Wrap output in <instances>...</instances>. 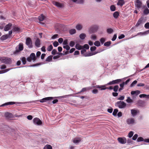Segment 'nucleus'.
<instances>
[{"mask_svg": "<svg viewBox=\"0 0 149 149\" xmlns=\"http://www.w3.org/2000/svg\"><path fill=\"white\" fill-rule=\"evenodd\" d=\"M12 26V24L11 23H9L8 24L5 25L4 30L5 31H8L10 30Z\"/></svg>", "mask_w": 149, "mask_h": 149, "instance_id": "nucleus-14", "label": "nucleus"}, {"mask_svg": "<svg viewBox=\"0 0 149 149\" xmlns=\"http://www.w3.org/2000/svg\"><path fill=\"white\" fill-rule=\"evenodd\" d=\"M94 45L96 47H99L100 46V43L99 41H96L94 42Z\"/></svg>", "mask_w": 149, "mask_h": 149, "instance_id": "nucleus-37", "label": "nucleus"}, {"mask_svg": "<svg viewBox=\"0 0 149 149\" xmlns=\"http://www.w3.org/2000/svg\"><path fill=\"white\" fill-rule=\"evenodd\" d=\"M86 91H87V90L86 87L84 88H83L80 92H79L78 93H76L75 94H78L81 92H84Z\"/></svg>", "mask_w": 149, "mask_h": 149, "instance_id": "nucleus-49", "label": "nucleus"}, {"mask_svg": "<svg viewBox=\"0 0 149 149\" xmlns=\"http://www.w3.org/2000/svg\"><path fill=\"white\" fill-rule=\"evenodd\" d=\"M126 122L129 125H133L135 123V119L133 118H130L127 119Z\"/></svg>", "mask_w": 149, "mask_h": 149, "instance_id": "nucleus-6", "label": "nucleus"}, {"mask_svg": "<svg viewBox=\"0 0 149 149\" xmlns=\"http://www.w3.org/2000/svg\"><path fill=\"white\" fill-rule=\"evenodd\" d=\"M126 101L128 103H131L133 102V100L130 98V97H128Z\"/></svg>", "mask_w": 149, "mask_h": 149, "instance_id": "nucleus-43", "label": "nucleus"}, {"mask_svg": "<svg viewBox=\"0 0 149 149\" xmlns=\"http://www.w3.org/2000/svg\"><path fill=\"white\" fill-rule=\"evenodd\" d=\"M113 31V29L112 28H108L107 30V32L108 34H111Z\"/></svg>", "mask_w": 149, "mask_h": 149, "instance_id": "nucleus-35", "label": "nucleus"}, {"mask_svg": "<svg viewBox=\"0 0 149 149\" xmlns=\"http://www.w3.org/2000/svg\"><path fill=\"white\" fill-rule=\"evenodd\" d=\"M107 47H91L90 50L91 51L95 50V52L92 53L93 54L100 53L107 49Z\"/></svg>", "mask_w": 149, "mask_h": 149, "instance_id": "nucleus-3", "label": "nucleus"}, {"mask_svg": "<svg viewBox=\"0 0 149 149\" xmlns=\"http://www.w3.org/2000/svg\"><path fill=\"white\" fill-rule=\"evenodd\" d=\"M81 140L79 138H75L73 140V142L74 143L77 144L81 141Z\"/></svg>", "mask_w": 149, "mask_h": 149, "instance_id": "nucleus-26", "label": "nucleus"}, {"mask_svg": "<svg viewBox=\"0 0 149 149\" xmlns=\"http://www.w3.org/2000/svg\"><path fill=\"white\" fill-rule=\"evenodd\" d=\"M11 69L8 68L2 70L0 71V74L6 73Z\"/></svg>", "mask_w": 149, "mask_h": 149, "instance_id": "nucleus-34", "label": "nucleus"}, {"mask_svg": "<svg viewBox=\"0 0 149 149\" xmlns=\"http://www.w3.org/2000/svg\"><path fill=\"white\" fill-rule=\"evenodd\" d=\"M36 47H39L40 45V40L38 38H37L35 42Z\"/></svg>", "mask_w": 149, "mask_h": 149, "instance_id": "nucleus-19", "label": "nucleus"}, {"mask_svg": "<svg viewBox=\"0 0 149 149\" xmlns=\"http://www.w3.org/2000/svg\"><path fill=\"white\" fill-rule=\"evenodd\" d=\"M13 32H19L20 31V29L18 27L14 26L13 27Z\"/></svg>", "mask_w": 149, "mask_h": 149, "instance_id": "nucleus-33", "label": "nucleus"}, {"mask_svg": "<svg viewBox=\"0 0 149 149\" xmlns=\"http://www.w3.org/2000/svg\"><path fill=\"white\" fill-rule=\"evenodd\" d=\"M78 50H81V54L84 56H89L95 55L96 53L93 54L90 52H87L86 50L88 49L89 47H75Z\"/></svg>", "mask_w": 149, "mask_h": 149, "instance_id": "nucleus-1", "label": "nucleus"}, {"mask_svg": "<svg viewBox=\"0 0 149 149\" xmlns=\"http://www.w3.org/2000/svg\"><path fill=\"white\" fill-rule=\"evenodd\" d=\"M5 24L4 22H1L0 23V29H4Z\"/></svg>", "mask_w": 149, "mask_h": 149, "instance_id": "nucleus-38", "label": "nucleus"}, {"mask_svg": "<svg viewBox=\"0 0 149 149\" xmlns=\"http://www.w3.org/2000/svg\"><path fill=\"white\" fill-rule=\"evenodd\" d=\"M22 63L24 65L26 63V58L24 57H23L21 59Z\"/></svg>", "mask_w": 149, "mask_h": 149, "instance_id": "nucleus-52", "label": "nucleus"}, {"mask_svg": "<svg viewBox=\"0 0 149 149\" xmlns=\"http://www.w3.org/2000/svg\"><path fill=\"white\" fill-rule=\"evenodd\" d=\"M118 112V110L117 109H115L114 110L113 113V115L115 116H116Z\"/></svg>", "mask_w": 149, "mask_h": 149, "instance_id": "nucleus-41", "label": "nucleus"}, {"mask_svg": "<svg viewBox=\"0 0 149 149\" xmlns=\"http://www.w3.org/2000/svg\"><path fill=\"white\" fill-rule=\"evenodd\" d=\"M36 59L35 54L33 53L31 54L30 56L27 58L26 60L28 62H30L32 60L35 61Z\"/></svg>", "mask_w": 149, "mask_h": 149, "instance_id": "nucleus-8", "label": "nucleus"}, {"mask_svg": "<svg viewBox=\"0 0 149 149\" xmlns=\"http://www.w3.org/2000/svg\"><path fill=\"white\" fill-rule=\"evenodd\" d=\"M142 21V19L141 18L137 22V23L136 26H138L141 23Z\"/></svg>", "mask_w": 149, "mask_h": 149, "instance_id": "nucleus-53", "label": "nucleus"}, {"mask_svg": "<svg viewBox=\"0 0 149 149\" xmlns=\"http://www.w3.org/2000/svg\"><path fill=\"white\" fill-rule=\"evenodd\" d=\"M0 61L2 63L6 64H10L12 63V60L11 58L6 57H0Z\"/></svg>", "mask_w": 149, "mask_h": 149, "instance_id": "nucleus-4", "label": "nucleus"}, {"mask_svg": "<svg viewBox=\"0 0 149 149\" xmlns=\"http://www.w3.org/2000/svg\"><path fill=\"white\" fill-rule=\"evenodd\" d=\"M92 93L94 94H96L98 93V91L97 89H94L92 91Z\"/></svg>", "mask_w": 149, "mask_h": 149, "instance_id": "nucleus-57", "label": "nucleus"}, {"mask_svg": "<svg viewBox=\"0 0 149 149\" xmlns=\"http://www.w3.org/2000/svg\"><path fill=\"white\" fill-rule=\"evenodd\" d=\"M119 87L118 85L115 86L113 88V91L115 92H117L119 89Z\"/></svg>", "mask_w": 149, "mask_h": 149, "instance_id": "nucleus-40", "label": "nucleus"}, {"mask_svg": "<svg viewBox=\"0 0 149 149\" xmlns=\"http://www.w3.org/2000/svg\"><path fill=\"white\" fill-rule=\"evenodd\" d=\"M125 3L124 0H118L117 5L118 6L122 7Z\"/></svg>", "mask_w": 149, "mask_h": 149, "instance_id": "nucleus-18", "label": "nucleus"}, {"mask_svg": "<svg viewBox=\"0 0 149 149\" xmlns=\"http://www.w3.org/2000/svg\"><path fill=\"white\" fill-rule=\"evenodd\" d=\"M66 50V51H63V53H60L59 54V55H62L63 54L66 55L69 53V52L68 50L70 49V47H63Z\"/></svg>", "mask_w": 149, "mask_h": 149, "instance_id": "nucleus-16", "label": "nucleus"}, {"mask_svg": "<svg viewBox=\"0 0 149 149\" xmlns=\"http://www.w3.org/2000/svg\"><path fill=\"white\" fill-rule=\"evenodd\" d=\"M84 2V0H78L77 3L81 4L83 3Z\"/></svg>", "mask_w": 149, "mask_h": 149, "instance_id": "nucleus-60", "label": "nucleus"}, {"mask_svg": "<svg viewBox=\"0 0 149 149\" xmlns=\"http://www.w3.org/2000/svg\"><path fill=\"white\" fill-rule=\"evenodd\" d=\"M26 44L28 47H32V43L31 39L29 37L26 38Z\"/></svg>", "mask_w": 149, "mask_h": 149, "instance_id": "nucleus-10", "label": "nucleus"}, {"mask_svg": "<svg viewBox=\"0 0 149 149\" xmlns=\"http://www.w3.org/2000/svg\"><path fill=\"white\" fill-rule=\"evenodd\" d=\"M110 9L111 11H114L116 10V7L114 5H111L110 7Z\"/></svg>", "mask_w": 149, "mask_h": 149, "instance_id": "nucleus-45", "label": "nucleus"}, {"mask_svg": "<svg viewBox=\"0 0 149 149\" xmlns=\"http://www.w3.org/2000/svg\"><path fill=\"white\" fill-rule=\"evenodd\" d=\"M54 47H57L58 45V43L57 41H55L53 42Z\"/></svg>", "mask_w": 149, "mask_h": 149, "instance_id": "nucleus-64", "label": "nucleus"}, {"mask_svg": "<svg viewBox=\"0 0 149 149\" xmlns=\"http://www.w3.org/2000/svg\"><path fill=\"white\" fill-rule=\"evenodd\" d=\"M122 79H117L110 81L107 84V85L108 86L116 84H118L122 81Z\"/></svg>", "mask_w": 149, "mask_h": 149, "instance_id": "nucleus-7", "label": "nucleus"}, {"mask_svg": "<svg viewBox=\"0 0 149 149\" xmlns=\"http://www.w3.org/2000/svg\"><path fill=\"white\" fill-rule=\"evenodd\" d=\"M149 33V30L147 31H146L144 32H143V33H142V32L139 33L137 34V35H141V36L145 35H147V34H148Z\"/></svg>", "mask_w": 149, "mask_h": 149, "instance_id": "nucleus-28", "label": "nucleus"}, {"mask_svg": "<svg viewBox=\"0 0 149 149\" xmlns=\"http://www.w3.org/2000/svg\"><path fill=\"white\" fill-rule=\"evenodd\" d=\"M52 54L53 55H54L56 54H59V53H58L57 52V50L55 49H54L52 51Z\"/></svg>", "mask_w": 149, "mask_h": 149, "instance_id": "nucleus-54", "label": "nucleus"}, {"mask_svg": "<svg viewBox=\"0 0 149 149\" xmlns=\"http://www.w3.org/2000/svg\"><path fill=\"white\" fill-rule=\"evenodd\" d=\"M139 112L138 110L134 109H132L131 110V114L133 117H135Z\"/></svg>", "mask_w": 149, "mask_h": 149, "instance_id": "nucleus-15", "label": "nucleus"}, {"mask_svg": "<svg viewBox=\"0 0 149 149\" xmlns=\"http://www.w3.org/2000/svg\"><path fill=\"white\" fill-rule=\"evenodd\" d=\"M125 37V36L124 35L122 34L120 35V36H118V38L119 39H122V38H124Z\"/></svg>", "mask_w": 149, "mask_h": 149, "instance_id": "nucleus-63", "label": "nucleus"}, {"mask_svg": "<svg viewBox=\"0 0 149 149\" xmlns=\"http://www.w3.org/2000/svg\"><path fill=\"white\" fill-rule=\"evenodd\" d=\"M142 4V2L139 0H136L135 2V7L138 9L141 8Z\"/></svg>", "mask_w": 149, "mask_h": 149, "instance_id": "nucleus-12", "label": "nucleus"}, {"mask_svg": "<svg viewBox=\"0 0 149 149\" xmlns=\"http://www.w3.org/2000/svg\"><path fill=\"white\" fill-rule=\"evenodd\" d=\"M75 28L77 30L79 31L82 29L83 26L82 25L80 24H78L76 25Z\"/></svg>", "mask_w": 149, "mask_h": 149, "instance_id": "nucleus-24", "label": "nucleus"}, {"mask_svg": "<svg viewBox=\"0 0 149 149\" xmlns=\"http://www.w3.org/2000/svg\"><path fill=\"white\" fill-rule=\"evenodd\" d=\"M134 132L132 131H130L128 134V136L129 138L132 137L133 136Z\"/></svg>", "mask_w": 149, "mask_h": 149, "instance_id": "nucleus-55", "label": "nucleus"}, {"mask_svg": "<svg viewBox=\"0 0 149 149\" xmlns=\"http://www.w3.org/2000/svg\"><path fill=\"white\" fill-rule=\"evenodd\" d=\"M45 18V16L42 14L38 17V19L40 21H43Z\"/></svg>", "mask_w": 149, "mask_h": 149, "instance_id": "nucleus-29", "label": "nucleus"}, {"mask_svg": "<svg viewBox=\"0 0 149 149\" xmlns=\"http://www.w3.org/2000/svg\"><path fill=\"white\" fill-rule=\"evenodd\" d=\"M126 104L123 101H118L115 104V106L119 108H124L126 106Z\"/></svg>", "mask_w": 149, "mask_h": 149, "instance_id": "nucleus-5", "label": "nucleus"}, {"mask_svg": "<svg viewBox=\"0 0 149 149\" xmlns=\"http://www.w3.org/2000/svg\"><path fill=\"white\" fill-rule=\"evenodd\" d=\"M111 43V42L109 41L105 42L104 43V45L105 46H109Z\"/></svg>", "mask_w": 149, "mask_h": 149, "instance_id": "nucleus-46", "label": "nucleus"}, {"mask_svg": "<svg viewBox=\"0 0 149 149\" xmlns=\"http://www.w3.org/2000/svg\"><path fill=\"white\" fill-rule=\"evenodd\" d=\"M44 149H52V147L49 145H47L45 146L44 148Z\"/></svg>", "mask_w": 149, "mask_h": 149, "instance_id": "nucleus-44", "label": "nucleus"}, {"mask_svg": "<svg viewBox=\"0 0 149 149\" xmlns=\"http://www.w3.org/2000/svg\"><path fill=\"white\" fill-rule=\"evenodd\" d=\"M119 15V13L117 11H116L114 12L113 14V17L115 19H117Z\"/></svg>", "mask_w": 149, "mask_h": 149, "instance_id": "nucleus-30", "label": "nucleus"}, {"mask_svg": "<svg viewBox=\"0 0 149 149\" xmlns=\"http://www.w3.org/2000/svg\"><path fill=\"white\" fill-rule=\"evenodd\" d=\"M140 93V91L138 90H136L135 91H132L131 92V95H133L136 94L137 95Z\"/></svg>", "mask_w": 149, "mask_h": 149, "instance_id": "nucleus-25", "label": "nucleus"}, {"mask_svg": "<svg viewBox=\"0 0 149 149\" xmlns=\"http://www.w3.org/2000/svg\"><path fill=\"white\" fill-rule=\"evenodd\" d=\"M11 115V113L9 112H7L5 114V116L7 118H9Z\"/></svg>", "mask_w": 149, "mask_h": 149, "instance_id": "nucleus-47", "label": "nucleus"}, {"mask_svg": "<svg viewBox=\"0 0 149 149\" xmlns=\"http://www.w3.org/2000/svg\"><path fill=\"white\" fill-rule=\"evenodd\" d=\"M149 13V10L147 8H146L143 11V14L144 15H147Z\"/></svg>", "mask_w": 149, "mask_h": 149, "instance_id": "nucleus-27", "label": "nucleus"}, {"mask_svg": "<svg viewBox=\"0 0 149 149\" xmlns=\"http://www.w3.org/2000/svg\"><path fill=\"white\" fill-rule=\"evenodd\" d=\"M98 29V26L96 25L92 26L89 29L90 33H94L96 32Z\"/></svg>", "mask_w": 149, "mask_h": 149, "instance_id": "nucleus-11", "label": "nucleus"}, {"mask_svg": "<svg viewBox=\"0 0 149 149\" xmlns=\"http://www.w3.org/2000/svg\"><path fill=\"white\" fill-rule=\"evenodd\" d=\"M68 40L65 39L63 42V45H64L63 47H69L68 45H67L68 44Z\"/></svg>", "mask_w": 149, "mask_h": 149, "instance_id": "nucleus-36", "label": "nucleus"}, {"mask_svg": "<svg viewBox=\"0 0 149 149\" xmlns=\"http://www.w3.org/2000/svg\"><path fill=\"white\" fill-rule=\"evenodd\" d=\"M53 4L57 7L59 8H62L63 7V4L54 1L53 2Z\"/></svg>", "mask_w": 149, "mask_h": 149, "instance_id": "nucleus-17", "label": "nucleus"}, {"mask_svg": "<svg viewBox=\"0 0 149 149\" xmlns=\"http://www.w3.org/2000/svg\"><path fill=\"white\" fill-rule=\"evenodd\" d=\"M137 83V81L134 80L130 84V86L131 87H133V86H134L136 85V84Z\"/></svg>", "mask_w": 149, "mask_h": 149, "instance_id": "nucleus-50", "label": "nucleus"}, {"mask_svg": "<svg viewBox=\"0 0 149 149\" xmlns=\"http://www.w3.org/2000/svg\"><path fill=\"white\" fill-rule=\"evenodd\" d=\"M15 102H10L4 103L0 106V107L9 105H13L15 104Z\"/></svg>", "mask_w": 149, "mask_h": 149, "instance_id": "nucleus-20", "label": "nucleus"}, {"mask_svg": "<svg viewBox=\"0 0 149 149\" xmlns=\"http://www.w3.org/2000/svg\"><path fill=\"white\" fill-rule=\"evenodd\" d=\"M9 37V35L7 34L5 35L2 36L0 38L1 40H6L7 38Z\"/></svg>", "mask_w": 149, "mask_h": 149, "instance_id": "nucleus-21", "label": "nucleus"}, {"mask_svg": "<svg viewBox=\"0 0 149 149\" xmlns=\"http://www.w3.org/2000/svg\"><path fill=\"white\" fill-rule=\"evenodd\" d=\"M138 135L137 134H135L134 135L132 138V139L133 140H135L138 137Z\"/></svg>", "mask_w": 149, "mask_h": 149, "instance_id": "nucleus-58", "label": "nucleus"}, {"mask_svg": "<svg viewBox=\"0 0 149 149\" xmlns=\"http://www.w3.org/2000/svg\"><path fill=\"white\" fill-rule=\"evenodd\" d=\"M86 36V34L85 33H82L81 34L79 35V37L80 38L81 40H84Z\"/></svg>", "mask_w": 149, "mask_h": 149, "instance_id": "nucleus-32", "label": "nucleus"}, {"mask_svg": "<svg viewBox=\"0 0 149 149\" xmlns=\"http://www.w3.org/2000/svg\"><path fill=\"white\" fill-rule=\"evenodd\" d=\"M18 49H16V50L14 52V54H18L20 51L22 50L23 49L24 47H18Z\"/></svg>", "mask_w": 149, "mask_h": 149, "instance_id": "nucleus-22", "label": "nucleus"}, {"mask_svg": "<svg viewBox=\"0 0 149 149\" xmlns=\"http://www.w3.org/2000/svg\"><path fill=\"white\" fill-rule=\"evenodd\" d=\"M144 27L146 29H149V22L146 23L145 24Z\"/></svg>", "mask_w": 149, "mask_h": 149, "instance_id": "nucleus-59", "label": "nucleus"}, {"mask_svg": "<svg viewBox=\"0 0 149 149\" xmlns=\"http://www.w3.org/2000/svg\"><path fill=\"white\" fill-rule=\"evenodd\" d=\"M76 30L75 29H72L69 30V33L70 35H72L76 33Z\"/></svg>", "mask_w": 149, "mask_h": 149, "instance_id": "nucleus-31", "label": "nucleus"}, {"mask_svg": "<svg viewBox=\"0 0 149 149\" xmlns=\"http://www.w3.org/2000/svg\"><path fill=\"white\" fill-rule=\"evenodd\" d=\"M63 39L62 38H60L58 40V42L60 44H61L62 42L63 43Z\"/></svg>", "mask_w": 149, "mask_h": 149, "instance_id": "nucleus-61", "label": "nucleus"}, {"mask_svg": "<svg viewBox=\"0 0 149 149\" xmlns=\"http://www.w3.org/2000/svg\"><path fill=\"white\" fill-rule=\"evenodd\" d=\"M108 86V85H107V84L102 85H96L95 86H93L94 88H102L105 87L106 86Z\"/></svg>", "mask_w": 149, "mask_h": 149, "instance_id": "nucleus-23", "label": "nucleus"}, {"mask_svg": "<svg viewBox=\"0 0 149 149\" xmlns=\"http://www.w3.org/2000/svg\"><path fill=\"white\" fill-rule=\"evenodd\" d=\"M72 96V94H70L68 95H66L60 97H48L45 98H43V99L39 100V101L41 103H43L44 102H46L47 101L53 99L54 98H58L59 97H60L62 98H65L68 97L70 96Z\"/></svg>", "mask_w": 149, "mask_h": 149, "instance_id": "nucleus-2", "label": "nucleus"}, {"mask_svg": "<svg viewBox=\"0 0 149 149\" xmlns=\"http://www.w3.org/2000/svg\"><path fill=\"white\" fill-rule=\"evenodd\" d=\"M75 43L74 42L71 41L69 43V45L70 47H74L75 45Z\"/></svg>", "mask_w": 149, "mask_h": 149, "instance_id": "nucleus-56", "label": "nucleus"}, {"mask_svg": "<svg viewBox=\"0 0 149 149\" xmlns=\"http://www.w3.org/2000/svg\"><path fill=\"white\" fill-rule=\"evenodd\" d=\"M100 43H101L102 45H103L106 41V38H102L100 39Z\"/></svg>", "mask_w": 149, "mask_h": 149, "instance_id": "nucleus-39", "label": "nucleus"}, {"mask_svg": "<svg viewBox=\"0 0 149 149\" xmlns=\"http://www.w3.org/2000/svg\"><path fill=\"white\" fill-rule=\"evenodd\" d=\"M91 39L93 40H97V37L96 35H92L91 36Z\"/></svg>", "mask_w": 149, "mask_h": 149, "instance_id": "nucleus-42", "label": "nucleus"}, {"mask_svg": "<svg viewBox=\"0 0 149 149\" xmlns=\"http://www.w3.org/2000/svg\"><path fill=\"white\" fill-rule=\"evenodd\" d=\"M6 68V65H2L0 66V69L1 70H3L5 69Z\"/></svg>", "mask_w": 149, "mask_h": 149, "instance_id": "nucleus-62", "label": "nucleus"}, {"mask_svg": "<svg viewBox=\"0 0 149 149\" xmlns=\"http://www.w3.org/2000/svg\"><path fill=\"white\" fill-rule=\"evenodd\" d=\"M33 123L34 124L38 125H41L42 122L41 120L38 118H35L33 120Z\"/></svg>", "mask_w": 149, "mask_h": 149, "instance_id": "nucleus-9", "label": "nucleus"}, {"mask_svg": "<svg viewBox=\"0 0 149 149\" xmlns=\"http://www.w3.org/2000/svg\"><path fill=\"white\" fill-rule=\"evenodd\" d=\"M143 138L141 137H139L137 139V141L138 142L143 141Z\"/></svg>", "mask_w": 149, "mask_h": 149, "instance_id": "nucleus-51", "label": "nucleus"}, {"mask_svg": "<svg viewBox=\"0 0 149 149\" xmlns=\"http://www.w3.org/2000/svg\"><path fill=\"white\" fill-rule=\"evenodd\" d=\"M119 142L121 144H124L126 143L127 140L125 137H119L118 139Z\"/></svg>", "mask_w": 149, "mask_h": 149, "instance_id": "nucleus-13", "label": "nucleus"}, {"mask_svg": "<svg viewBox=\"0 0 149 149\" xmlns=\"http://www.w3.org/2000/svg\"><path fill=\"white\" fill-rule=\"evenodd\" d=\"M52 56H50L47 57L46 60L47 61H50L52 59Z\"/></svg>", "mask_w": 149, "mask_h": 149, "instance_id": "nucleus-48", "label": "nucleus"}]
</instances>
